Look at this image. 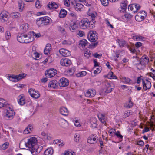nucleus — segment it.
I'll list each match as a JSON object with an SVG mask.
<instances>
[{"instance_id": "nucleus-1", "label": "nucleus", "mask_w": 155, "mask_h": 155, "mask_svg": "<svg viewBox=\"0 0 155 155\" xmlns=\"http://www.w3.org/2000/svg\"><path fill=\"white\" fill-rule=\"evenodd\" d=\"M37 140L35 137H32L28 139L26 142L21 141L19 144V147L21 149H24L22 145H24L28 147L33 155H36L39 153L42 149L41 146H39L37 144Z\"/></svg>"}, {"instance_id": "nucleus-2", "label": "nucleus", "mask_w": 155, "mask_h": 155, "mask_svg": "<svg viewBox=\"0 0 155 155\" xmlns=\"http://www.w3.org/2000/svg\"><path fill=\"white\" fill-rule=\"evenodd\" d=\"M79 25L80 28L83 29L86 28L92 29L94 27V25L87 18L82 19L80 22Z\"/></svg>"}, {"instance_id": "nucleus-3", "label": "nucleus", "mask_w": 155, "mask_h": 155, "mask_svg": "<svg viewBox=\"0 0 155 155\" xmlns=\"http://www.w3.org/2000/svg\"><path fill=\"white\" fill-rule=\"evenodd\" d=\"M50 18L47 16H45L38 18L36 23L39 27L48 25L50 21Z\"/></svg>"}, {"instance_id": "nucleus-4", "label": "nucleus", "mask_w": 155, "mask_h": 155, "mask_svg": "<svg viewBox=\"0 0 155 155\" xmlns=\"http://www.w3.org/2000/svg\"><path fill=\"white\" fill-rule=\"evenodd\" d=\"M7 109L5 110V117L6 119L11 120L13 118L15 113L12 107L8 104L6 105Z\"/></svg>"}, {"instance_id": "nucleus-5", "label": "nucleus", "mask_w": 155, "mask_h": 155, "mask_svg": "<svg viewBox=\"0 0 155 155\" xmlns=\"http://www.w3.org/2000/svg\"><path fill=\"white\" fill-rule=\"evenodd\" d=\"M26 74H23L18 75L8 76L7 78L13 82L18 81L24 78L26 76Z\"/></svg>"}, {"instance_id": "nucleus-6", "label": "nucleus", "mask_w": 155, "mask_h": 155, "mask_svg": "<svg viewBox=\"0 0 155 155\" xmlns=\"http://www.w3.org/2000/svg\"><path fill=\"white\" fill-rule=\"evenodd\" d=\"M147 16V13L144 11L139 12L135 16V20L139 22L143 21L145 19V17Z\"/></svg>"}, {"instance_id": "nucleus-7", "label": "nucleus", "mask_w": 155, "mask_h": 155, "mask_svg": "<svg viewBox=\"0 0 155 155\" xmlns=\"http://www.w3.org/2000/svg\"><path fill=\"white\" fill-rule=\"evenodd\" d=\"M97 35L95 31H91L88 35L87 38L90 42H94L98 39Z\"/></svg>"}, {"instance_id": "nucleus-8", "label": "nucleus", "mask_w": 155, "mask_h": 155, "mask_svg": "<svg viewBox=\"0 0 155 155\" xmlns=\"http://www.w3.org/2000/svg\"><path fill=\"white\" fill-rule=\"evenodd\" d=\"M103 84L104 85L105 88L106 89L105 92L107 93H109L111 92L112 89L114 88V86L110 84L109 82L107 81H105L103 83Z\"/></svg>"}, {"instance_id": "nucleus-9", "label": "nucleus", "mask_w": 155, "mask_h": 155, "mask_svg": "<svg viewBox=\"0 0 155 155\" xmlns=\"http://www.w3.org/2000/svg\"><path fill=\"white\" fill-rule=\"evenodd\" d=\"M57 71L54 68H51L45 71V74L47 77L51 78L57 74Z\"/></svg>"}, {"instance_id": "nucleus-10", "label": "nucleus", "mask_w": 155, "mask_h": 155, "mask_svg": "<svg viewBox=\"0 0 155 155\" xmlns=\"http://www.w3.org/2000/svg\"><path fill=\"white\" fill-rule=\"evenodd\" d=\"M28 92L30 96L33 98H38L40 97V94L39 92L35 91L34 89L32 88L29 89Z\"/></svg>"}, {"instance_id": "nucleus-11", "label": "nucleus", "mask_w": 155, "mask_h": 155, "mask_svg": "<svg viewBox=\"0 0 155 155\" xmlns=\"http://www.w3.org/2000/svg\"><path fill=\"white\" fill-rule=\"evenodd\" d=\"M119 2H120V8L119 11L121 12H125L127 6V0H120Z\"/></svg>"}, {"instance_id": "nucleus-12", "label": "nucleus", "mask_w": 155, "mask_h": 155, "mask_svg": "<svg viewBox=\"0 0 155 155\" xmlns=\"http://www.w3.org/2000/svg\"><path fill=\"white\" fill-rule=\"evenodd\" d=\"M27 35L23 34H18L17 37L18 41L21 43H26L27 39H25V38H27Z\"/></svg>"}, {"instance_id": "nucleus-13", "label": "nucleus", "mask_w": 155, "mask_h": 155, "mask_svg": "<svg viewBox=\"0 0 155 155\" xmlns=\"http://www.w3.org/2000/svg\"><path fill=\"white\" fill-rule=\"evenodd\" d=\"M69 83V81L66 78H62L59 81V85L61 87H65L68 86Z\"/></svg>"}, {"instance_id": "nucleus-14", "label": "nucleus", "mask_w": 155, "mask_h": 155, "mask_svg": "<svg viewBox=\"0 0 155 155\" xmlns=\"http://www.w3.org/2000/svg\"><path fill=\"white\" fill-rule=\"evenodd\" d=\"M60 63L63 66H68L71 64V62L69 59L64 58L61 59Z\"/></svg>"}, {"instance_id": "nucleus-15", "label": "nucleus", "mask_w": 155, "mask_h": 155, "mask_svg": "<svg viewBox=\"0 0 155 155\" xmlns=\"http://www.w3.org/2000/svg\"><path fill=\"white\" fill-rule=\"evenodd\" d=\"M96 93L95 89H90L85 93V96L88 97H92L96 95Z\"/></svg>"}, {"instance_id": "nucleus-16", "label": "nucleus", "mask_w": 155, "mask_h": 155, "mask_svg": "<svg viewBox=\"0 0 155 155\" xmlns=\"http://www.w3.org/2000/svg\"><path fill=\"white\" fill-rule=\"evenodd\" d=\"M60 54L63 56H69L71 54V52L64 48H61L59 50Z\"/></svg>"}, {"instance_id": "nucleus-17", "label": "nucleus", "mask_w": 155, "mask_h": 155, "mask_svg": "<svg viewBox=\"0 0 155 155\" xmlns=\"http://www.w3.org/2000/svg\"><path fill=\"white\" fill-rule=\"evenodd\" d=\"M8 15L6 12H2L0 14V20L3 22H5L8 19Z\"/></svg>"}, {"instance_id": "nucleus-18", "label": "nucleus", "mask_w": 155, "mask_h": 155, "mask_svg": "<svg viewBox=\"0 0 155 155\" xmlns=\"http://www.w3.org/2000/svg\"><path fill=\"white\" fill-rule=\"evenodd\" d=\"M145 82L144 80H142L143 84V88L144 90H146L147 89H150L151 86L150 82L147 80H146Z\"/></svg>"}, {"instance_id": "nucleus-19", "label": "nucleus", "mask_w": 155, "mask_h": 155, "mask_svg": "<svg viewBox=\"0 0 155 155\" xmlns=\"http://www.w3.org/2000/svg\"><path fill=\"white\" fill-rule=\"evenodd\" d=\"M58 7V4L54 2H49L47 6V7L50 9H56Z\"/></svg>"}, {"instance_id": "nucleus-20", "label": "nucleus", "mask_w": 155, "mask_h": 155, "mask_svg": "<svg viewBox=\"0 0 155 155\" xmlns=\"http://www.w3.org/2000/svg\"><path fill=\"white\" fill-rule=\"evenodd\" d=\"M25 98L23 94H21L18 97V104L21 105L25 104Z\"/></svg>"}, {"instance_id": "nucleus-21", "label": "nucleus", "mask_w": 155, "mask_h": 155, "mask_svg": "<svg viewBox=\"0 0 155 155\" xmlns=\"http://www.w3.org/2000/svg\"><path fill=\"white\" fill-rule=\"evenodd\" d=\"M57 81L56 80H53L50 81L48 84V87L55 89L58 87Z\"/></svg>"}, {"instance_id": "nucleus-22", "label": "nucleus", "mask_w": 155, "mask_h": 155, "mask_svg": "<svg viewBox=\"0 0 155 155\" xmlns=\"http://www.w3.org/2000/svg\"><path fill=\"white\" fill-rule=\"evenodd\" d=\"M59 124L63 128H65L67 126V122L64 119H61L59 120Z\"/></svg>"}, {"instance_id": "nucleus-23", "label": "nucleus", "mask_w": 155, "mask_h": 155, "mask_svg": "<svg viewBox=\"0 0 155 155\" xmlns=\"http://www.w3.org/2000/svg\"><path fill=\"white\" fill-rule=\"evenodd\" d=\"M149 59L147 56H143L140 59V62L141 65H144L148 63Z\"/></svg>"}, {"instance_id": "nucleus-24", "label": "nucleus", "mask_w": 155, "mask_h": 155, "mask_svg": "<svg viewBox=\"0 0 155 155\" xmlns=\"http://www.w3.org/2000/svg\"><path fill=\"white\" fill-rule=\"evenodd\" d=\"M60 112L62 115L67 116L68 114V111L67 109L65 107H61L60 109Z\"/></svg>"}, {"instance_id": "nucleus-25", "label": "nucleus", "mask_w": 155, "mask_h": 155, "mask_svg": "<svg viewBox=\"0 0 155 155\" xmlns=\"http://www.w3.org/2000/svg\"><path fill=\"white\" fill-rule=\"evenodd\" d=\"M96 136L95 135L91 136L89 137L87 140V142L88 143L91 144H94L96 142Z\"/></svg>"}, {"instance_id": "nucleus-26", "label": "nucleus", "mask_w": 155, "mask_h": 155, "mask_svg": "<svg viewBox=\"0 0 155 155\" xmlns=\"http://www.w3.org/2000/svg\"><path fill=\"white\" fill-rule=\"evenodd\" d=\"M121 81L123 83H124L130 84L132 83L131 80L129 78L126 77H123L120 78Z\"/></svg>"}, {"instance_id": "nucleus-27", "label": "nucleus", "mask_w": 155, "mask_h": 155, "mask_svg": "<svg viewBox=\"0 0 155 155\" xmlns=\"http://www.w3.org/2000/svg\"><path fill=\"white\" fill-rule=\"evenodd\" d=\"M51 49V44H48L44 49V53L45 54L48 55L50 53V51Z\"/></svg>"}, {"instance_id": "nucleus-28", "label": "nucleus", "mask_w": 155, "mask_h": 155, "mask_svg": "<svg viewBox=\"0 0 155 155\" xmlns=\"http://www.w3.org/2000/svg\"><path fill=\"white\" fill-rule=\"evenodd\" d=\"M74 42V40L71 39L68 40H64L62 42V44L64 45H71Z\"/></svg>"}, {"instance_id": "nucleus-29", "label": "nucleus", "mask_w": 155, "mask_h": 155, "mask_svg": "<svg viewBox=\"0 0 155 155\" xmlns=\"http://www.w3.org/2000/svg\"><path fill=\"white\" fill-rule=\"evenodd\" d=\"M41 135L43 138L45 140H50L51 139V137L50 136V134H47L44 132H42Z\"/></svg>"}, {"instance_id": "nucleus-30", "label": "nucleus", "mask_w": 155, "mask_h": 155, "mask_svg": "<svg viewBox=\"0 0 155 155\" xmlns=\"http://www.w3.org/2000/svg\"><path fill=\"white\" fill-rule=\"evenodd\" d=\"M53 153V150L52 148H49L45 150L44 152V155H52Z\"/></svg>"}, {"instance_id": "nucleus-31", "label": "nucleus", "mask_w": 155, "mask_h": 155, "mask_svg": "<svg viewBox=\"0 0 155 155\" xmlns=\"http://www.w3.org/2000/svg\"><path fill=\"white\" fill-rule=\"evenodd\" d=\"M98 118L100 121L102 123L104 124H106L107 118L104 115L101 114L99 116H98Z\"/></svg>"}, {"instance_id": "nucleus-32", "label": "nucleus", "mask_w": 155, "mask_h": 155, "mask_svg": "<svg viewBox=\"0 0 155 155\" xmlns=\"http://www.w3.org/2000/svg\"><path fill=\"white\" fill-rule=\"evenodd\" d=\"M33 129L32 126L30 124L23 131L24 134H27L30 133Z\"/></svg>"}, {"instance_id": "nucleus-33", "label": "nucleus", "mask_w": 155, "mask_h": 155, "mask_svg": "<svg viewBox=\"0 0 155 155\" xmlns=\"http://www.w3.org/2000/svg\"><path fill=\"white\" fill-rule=\"evenodd\" d=\"M88 42L86 39H83L81 40L79 44L80 47H81L82 48H85L87 45Z\"/></svg>"}, {"instance_id": "nucleus-34", "label": "nucleus", "mask_w": 155, "mask_h": 155, "mask_svg": "<svg viewBox=\"0 0 155 155\" xmlns=\"http://www.w3.org/2000/svg\"><path fill=\"white\" fill-rule=\"evenodd\" d=\"M83 5L79 3H77L75 5H74V7L75 10L77 11H81V10L83 8Z\"/></svg>"}, {"instance_id": "nucleus-35", "label": "nucleus", "mask_w": 155, "mask_h": 155, "mask_svg": "<svg viewBox=\"0 0 155 155\" xmlns=\"http://www.w3.org/2000/svg\"><path fill=\"white\" fill-rule=\"evenodd\" d=\"M66 14L67 11L65 10L62 9L60 11L59 17L60 18H63L66 16Z\"/></svg>"}, {"instance_id": "nucleus-36", "label": "nucleus", "mask_w": 155, "mask_h": 155, "mask_svg": "<svg viewBox=\"0 0 155 155\" xmlns=\"http://www.w3.org/2000/svg\"><path fill=\"white\" fill-rule=\"evenodd\" d=\"M91 125L90 127L92 129H94L96 128L97 126V121H96V119L95 118L93 119L92 120V121H91Z\"/></svg>"}, {"instance_id": "nucleus-37", "label": "nucleus", "mask_w": 155, "mask_h": 155, "mask_svg": "<svg viewBox=\"0 0 155 155\" xmlns=\"http://www.w3.org/2000/svg\"><path fill=\"white\" fill-rule=\"evenodd\" d=\"M69 28L71 31H72L76 30L77 29V26L76 23H73L71 24Z\"/></svg>"}, {"instance_id": "nucleus-38", "label": "nucleus", "mask_w": 155, "mask_h": 155, "mask_svg": "<svg viewBox=\"0 0 155 155\" xmlns=\"http://www.w3.org/2000/svg\"><path fill=\"white\" fill-rule=\"evenodd\" d=\"M133 103L131 101V100H130L128 102L125 103L124 105V107L126 108H129L133 106Z\"/></svg>"}, {"instance_id": "nucleus-39", "label": "nucleus", "mask_w": 155, "mask_h": 155, "mask_svg": "<svg viewBox=\"0 0 155 155\" xmlns=\"http://www.w3.org/2000/svg\"><path fill=\"white\" fill-rule=\"evenodd\" d=\"M21 28L23 30V31L25 32L28 30L29 28L28 25L27 23L23 24L21 26Z\"/></svg>"}, {"instance_id": "nucleus-40", "label": "nucleus", "mask_w": 155, "mask_h": 155, "mask_svg": "<svg viewBox=\"0 0 155 155\" xmlns=\"http://www.w3.org/2000/svg\"><path fill=\"white\" fill-rule=\"evenodd\" d=\"M90 16L92 18V21H91V23L94 24L95 22V21H94L95 19L97 18V14L95 12L92 13L91 14Z\"/></svg>"}, {"instance_id": "nucleus-41", "label": "nucleus", "mask_w": 155, "mask_h": 155, "mask_svg": "<svg viewBox=\"0 0 155 155\" xmlns=\"http://www.w3.org/2000/svg\"><path fill=\"white\" fill-rule=\"evenodd\" d=\"M30 33L31 37H34V36L36 38H39L41 36V34L40 33H38L36 34L32 31H30Z\"/></svg>"}, {"instance_id": "nucleus-42", "label": "nucleus", "mask_w": 155, "mask_h": 155, "mask_svg": "<svg viewBox=\"0 0 155 155\" xmlns=\"http://www.w3.org/2000/svg\"><path fill=\"white\" fill-rule=\"evenodd\" d=\"M57 29L59 32L61 33L64 34L66 32V30L62 26H57Z\"/></svg>"}, {"instance_id": "nucleus-43", "label": "nucleus", "mask_w": 155, "mask_h": 155, "mask_svg": "<svg viewBox=\"0 0 155 155\" xmlns=\"http://www.w3.org/2000/svg\"><path fill=\"white\" fill-rule=\"evenodd\" d=\"M55 143L58 144L59 146L60 147L63 146L64 143L62 140H55Z\"/></svg>"}, {"instance_id": "nucleus-44", "label": "nucleus", "mask_w": 155, "mask_h": 155, "mask_svg": "<svg viewBox=\"0 0 155 155\" xmlns=\"http://www.w3.org/2000/svg\"><path fill=\"white\" fill-rule=\"evenodd\" d=\"M133 114V112L132 111H125L123 115V117L124 118H126L128 117L130 115H132Z\"/></svg>"}, {"instance_id": "nucleus-45", "label": "nucleus", "mask_w": 155, "mask_h": 155, "mask_svg": "<svg viewBox=\"0 0 155 155\" xmlns=\"http://www.w3.org/2000/svg\"><path fill=\"white\" fill-rule=\"evenodd\" d=\"M114 135H116L117 137L121 141L123 139V136L120 134V131H117L115 133H114Z\"/></svg>"}, {"instance_id": "nucleus-46", "label": "nucleus", "mask_w": 155, "mask_h": 155, "mask_svg": "<svg viewBox=\"0 0 155 155\" xmlns=\"http://www.w3.org/2000/svg\"><path fill=\"white\" fill-rule=\"evenodd\" d=\"M87 72L85 71H83L81 72H79L76 74V76L78 77H83L86 75Z\"/></svg>"}, {"instance_id": "nucleus-47", "label": "nucleus", "mask_w": 155, "mask_h": 155, "mask_svg": "<svg viewBox=\"0 0 155 155\" xmlns=\"http://www.w3.org/2000/svg\"><path fill=\"white\" fill-rule=\"evenodd\" d=\"M92 42L93 43H92L91 44H90V46L91 48H94L97 45L98 42L96 41Z\"/></svg>"}, {"instance_id": "nucleus-48", "label": "nucleus", "mask_w": 155, "mask_h": 155, "mask_svg": "<svg viewBox=\"0 0 155 155\" xmlns=\"http://www.w3.org/2000/svg\"><path fill=\"white\" fill-rule=\"evenodd\" d=\"M118 40V42L120 47H124L125 46L126 44V42L125 41H120L119 39Z\"/></svg>"}, {"instance_id": "nucleus-49", "label": "nucleus", "mask_w": 155, "mask_h": 155, "mask_svg": "<svg viewBox=\"0 0 155 155\" xmlns=\"http://www.w3.org/2000/svg\"><path fill=\"white\" fill-rule=\"evenodd\" d=\"M80 135L78 134H75L74 138V140L77 142L79 141Z\"/></svg>"}, {"instance_id": "nucleus-50", "label": "nucleus", "mask_w": 155, "mask_h": 155, "mask_svg": "<svg viewBox=\"0 0 155 155\" xmlns=\"http://www.w3.org/2000/svg\"><path fill=\"white\" fill-rule=\"evenodd\" d=\"M141 36H137L136 35L133 34L132 35V38L134 40L136 41L139 40L141 39Z\"/></svg>"}, {"instance_id": "nucleus-51", "label": "nucleus", "mask_w": 155, "mask_h": 155, "mask_svg": "<svg viewBox=\"0 0 155 155\" xmlns=\"http://www.w3.org/2000/svg\"><path fill=\"white\" fill-rule=\"evenodd\" d=\"M116 132V129H111L109 130V135L110 136H112L113 134L114 135Z\"/></svg>"}, {"instance_id": "nucleus-52", "label": "nucleus", "mask_w": 155, "mask_h": 155, "mask_svg": "<svg viewBox=\"0 0 155 155\" xmlns=\"http://www.w3.org/2000/svg\"><path fill=\"white\" fill-rule=\"evenodd\" d=\"M109 0H103L101 1L102 4L104 6H107L108 4Z\"/></svg>"}, {"instance_id": "nucleus-53", "label": "nucleus", "mask_w": 155, "mask_h": 155, "mask_svg": "<svg viewBox=\"0 0 155 155\" xmlns=\"http://www.w3.org/2000/svg\"><path fill=\"white\" fill-rule=\"evenodd\" d=\"M9 143L8 142H6L2 145V148L3 150L7 149L8 147Z\"/></svg>"}, {"instance_id": "nucleus-54", "label": "nucleus", "mask_w": 155, "mask_h": 155, "mask_svg": "<svg viewBox=\"0 0 155 155\" xmlns=\"http://www.w3.org/2000/svg\"><path fill=\"white\" fill-rule=\"evenodd\" d=\"M5 103V101L3 99L0 98V108L4 106Z\"/></svg>"}, {"instance_id": "nucleus-55", "label": "nucleus", "mask_w": 155, "mask_h": 155, "mask_svg": "<svg viewBox=\"0 0 155 155\" xmlns=\"http://www.w3.org/2000/svg\"><path fill=\"white\" fill-rule=\"evenodd\" d=\"M124 17L127 19H130L132 17V15L130 14H127L124 15Z\"/></svg>"}, {"instance_id": "nucleus-56", "label": "nucleus", "mask_w": 155, "mask_h": 155, "mask_svg": "<svg viewBox=\"0 0 155 155\" xmlns=\"http://www.w3.org/2000/svg\"><path fill=\"white\" fill-rule=\"evenodd\" d=\"M34 40V37H31L30 35L29 38H28V39H27L26 41V43H29L31 42Z\"/></svg>"}, {"instance_id": "nucleus-57", "label": "nucleus", "mask_w": 155, "mask_h": 155, "mask_svg": "<svg viewBox=\"0 0 155 155\" xmlns=\"http://www.w3.org/2000/svg\"><path fill=\"white\" fill-rule=\"evenodd\" d=\"M93 55L96 58H100L102 56V54H98L97 53H96L93 54Z\"/></svg>"}, {"instance_id": "nucleus-58", "label": "nucleus", "mask_w": 155, "mask_h": 155, "mask_svg": "<svg viewBox=\"0 0 155 155\" xmlns=\"http://www.w3.org/2000/svg\"><path fill=\"white\" fill-rule=\"evenodd\" d=\"M91 54V53L90 52V51H87L84 53V56L88 58Z\"/></svg>"}, {"instance_id": "nucleus-59", "label": "nucleus", "mask_w": 155, "mask_h": 155, "mask_svg": "<svg viewBox=\"0 0 155 155\" xmlns=\"http://www.w3.org/2000/svg\"><path fill=\"white\" fill-rule=\"evenodd\" d=\"M11 37L10 33L9 31H7L5 33V37L7 40L8 39Z\"/></svg>"}, {"instance_id": "nucleus-60", "label": "nucleus", "mask_w": 155, "mask_h": 155, "mask_svg": "<svg viewBox=\"0 0 155 155\" xmlns=\"http://www.w3.org/2000/svg\"><path fill=\"white\" fill-rule=\"evenodd\" d=\"M41 6L40 1L37 0L35 2L36 7L37 8H39L41 7Z\"/></svg>"}, {"instance_id": "nucleus-61", "label": "nucleus", "mask_w": 155, "mask_h": 155, "mask_svg": "<svg viewBox=\"0 0 155 155\" xmlns=\"http://www.w3.org/2000/svg\"><path fill=\"white\" fill-rule=\"evenodd\" d=\"M143 65H141L140 62L136 64V65L137 68L139 70H140L142 69V66Z\"/></svg>"}, {"instance_id": "nucleus-62", "label": "nucleus", "mask_w": 155, "mask_h": 155, "mask_svg": "<svg viewBox=\"0 0 155 155\" xmlns=\"http://www.w3.org/2000/svg\"><path fill=\"white\" fill-rule=\"evenodd\" d=\"M133 5L135 7V8L136 9V12L138 10L140 9V6L139 4H133Z\"/></svg>"}, {"instance_id": "nucleus-63", "label": "nucleus", "mask_w": 155, "mask_h": 155, "mask_svg": "<svg viewBox=\"0 0 155 155\" xmlns=\"http://www.w3.org/2000/svg\"><path fill=\"white\" fill-rule=\"evenodd\" d=\"M70 2L69 0H64V5L67 6H68L70 5Z\"/></svg>"}, {"instance_id": "nucleus-64", "label": "nucleus", "mask_w": 155, "mask_h": 155, "mask_svg": "<svg viewBox=\"0 0 155 155\" xmlns=\"http://www.w3.org/2000/svg\"><path fill=\"white\" fill-rule=\"evenodd\" d=\"M18 12L14 13L12 14V16L13 18H17L18 16Z\"/></svg>"}]
</instances>
